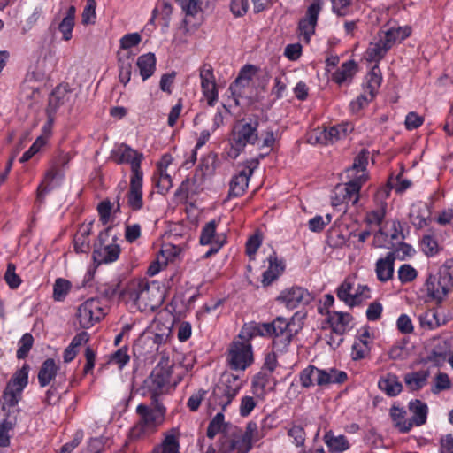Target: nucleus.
<instances>
[{"mask_svg": "<svg viewBox=\"0 0 453 453\" xmlns=\"http://www.w3.org/2000/svg\"><path fill=\"white\" fill-rule=\"evenodd\" d=\"M72 288V283L65 279L58 278L53 285V299L63 302Z\"/></svg>", "mask_w": 453, "mask_h": 453, "instance_id": "49530a36", "label": "nucleus"}, {"mask_svg": "<svg viewBox=\"0 0 453 453\" xmlns=\"http://www.w3.org/2000/svg\"><path fill=\"white\" fill-rule=\"evenodd\" d=\"M369 153L363 150L354 159L353 165L347 170L349 180L345 184H339L334 190L332 205L338 206L342 203L356 205L359 200V191L367 181L366 166Z\"/></svg>", "mask_w": 453, "mask_h": 453, "instance_id": "f03ea898", "label": "nucleus"}, {"mask_svg": "<svg viewBox=\"0 0 453 453\" xmlns=\"http://www.w3.org/2000/svg\"><path fill=\"white\" fill-rule=\"evenodd\" d=\"M409 217L411 224L418 229H421L427 226V219L430 217V211L426 203H418L412 204Z\"/></svg>", "mask_w": 453, "mask_h": 453, "instance_id": "a878e982", "label": "nucleus"}, {"mask_svg": "<svg viewBox=\"0 0 453 453\" xmlns=\"http://www.w3.org/2000/svg\"><path fill=\"white\" fill-rule=\"evenodd\" d=\"M216 220H211L202 229L200 235V243L203 245L211 244V247L204 255V257H209L211 255L215 254L226 243L225 235H216Z\"/></svg>", "mask_w": 453, "mask_h": 453, "instance_id": "dca6fc26", "label": "nucleus"}, {"mask_svg": "<svg viewBox=\"0 0 453 453\" xmlns=\"http://www.w3.org/2000/svg\"><path fill=\"white\" fill-rule=\"evenodd\" d=\"M242 434L251 443V445L264 437V434L258 429L257 423L254 421L248 422Z\"/></svg>", "mask_w": 453, "mask_h": 453, "instance_id": "6e6d98bb", "label": "nucleus"}, {"mask_svg": "<svg viewBox=\"0 0 453 453\" xmlns=\"http://www.w3.org/2000/svg\"><path fill=\"white\" fill-rule=\"evenodd\" d=\"M451 387L452 383L449 375L445 372H439L434 379V383L431 387V392L436 395L441 391L451 388Z\"/></svg>", "mask_w": 453, "mask_h": 453, "instance_id": "3c124183", "label": "nucleus"}, {"mask_svg": "<svg viewBox=\"0 0 453 453\" xmlns=\"http://www.w3.org/2000/svg\"><path fill=\"white\" fill-rule=\"evenodd\" d=\"M321 9L322 0H313L307 9L305 17L299 21L298 29L300 36L307 43L315 32V27Z\"/></svg>", "mask_w": 453, "mask_h": 453, "instance_id": "ddd939ff", "label": "nucleus"}, {"mask_svg": "<svg viewBox=\"0 0 453 453\" xmlns=\"http://www.w3.org/2000/svg\"><path fill=\"white\" fill-rule=\"evenodd\" d=\"M258 126L257 118L242 119L234 122L229 136L231 149L228 155L231 157L236 158L246 146L256 144L259 137Z\"/></svg>", "mask_w": 453, "mask_h": 453, "instance_id": "20e7f679", "label": "nucleus"}, {"mask_svg": "<svg viewBox=\"0 0 453 453\" xmlns=\"http://www.w3.org/2000/svg\"><path fill=\"white\" fill-rule=\"evenodd\" d=\"M351 320L352 316L349 313L342 311L328 312L327 321L334 334L343 335Z\"/></svg>", "mask_w": 453, "mask_h": 453, "instance_id": "b1692460", "label": "nucleus"}, {"mask_svg": "<svg viewBox=\"0 0 453 453\" xmlns=\"http://www.w3.org/2000/svg\"><path fill=\"white\" fill-rule=\"evenodd\" d=\"M381 84L380 70L376 65L367 73L365 77V88L371 97H374Z\"/></svg>", "mask_w": 453, "mask_h": 453, "instance_id": "c03bdc74", "label": "nucleus"}, {"mask_svg": "<svg viewBox=\"0 0 453 453\" xmlns=\"http://www.w3.org/2000/svg\"><path fill=\"white\" fill-rule=\"evenodd\" d=\"M299 380L303 388H310L313 385L325 387L333 383L344 382L347 380V374L345 372L334 368L322 370L311 365L300 372Z\"/></svg>", "mask_w": 453, "mask_h": 453, "instance_id": "0eeeda50", "label": "nucleus"}, {"mask_svg": "<svg viewBox=\"0 0 453 453\" xmlns=\"http://www.w3.org/2000/svg\"><path fill=\"white\" fill-rule=\"evenodd\" d=\"M429 376L430 371L428 369H422L407 372L404 374L403 380L410 391H418L427 384Z\"/></svg>", "mask_w": 453, "mask_h": 453, "instance_id": "393cba45", "label": "nucleus"}, {"mask_svg": "<svg viewBox=\"0 0 453 453\" xmlns=\"http://www.w3.org/2000/svg\"><path fill=\"white\" fill-rule=\"evenodd\" d=\"M233 400L234 397L231 394H227L215 386L208 399V407L212 411L219 408L220 411L224 412Z\"/></svg>", "mask_w": 453, "mask_h": 453, "instance_id": "bb28decb", "label": "nucleus"}, {"mask_svg": "<svg viewBox=\"0 0 453 453\" xmlns=\"http://www.w3.org/2000/svg\"><path fill=\"white\" fill-rule=\"evenodd\" d=\"M153 181L157 188V192L166 194L173 187L172 178L168 172H156Z\"/></svg>", "mask_w": 453, "mask_h": 453, "instance_id": "8fccbe9b", "label": "nucleus"}, {"mask_svg": "<svg viewBox=\"0 0 453 453\" xmlns=\"http://www.w3.org/2000/svg\"><path fill=\"white\" fill-rule=\"evenodd\" d=\"M386 203H381L380 206L367 213L366 215V222L370 225L380 226L386 215Z\"/></svg>", "mask_w": 453, "mask_h": 453, "instance_id": "bf43d9fd", "label": "nucleus"}, {"mask_svg": "<svg viewBox=\"0 0 453 453\" xmlns=\"http://www.w3.org/2000/svg\"><path fill=\"white\" fill-rule=\"evenodd\" d=\"M105 306L99 298H88L79 305L76 317L82 328H90L105 316Z\"/></svg>", "mask_w": 453, "mask_h": 453, "instance_id": "1a4fd4ad", "label": "nucleus"}, {"mask_svg": "<svg viewBox=\"0 0 453 453\" xmlns=\"http://www.w3.org/2000/svg\"><path fill=\"white\" fill-rule=\"evenodd\" d=\"M127 293L142 311H153L164 301V294L156 282L146 280H133L127 287Z\"/></svg>", "mask_w": 453, "mask_h": 453, "instance_id": "7ed1b4c3", "label": "nucleus"}, {"mask_svg": "<svg viewBox=\"0 0 453 453\" xmlns=\"http://www.w3.org/2000/svg\"><path fill=\"white\" fill-rule=\"evenodd\" d=\"M227 361L231 369L244 371L253 363L251 343L234 341L228 349Z\"/></svg>", "mask_w": 453, "mask_h": 453, "instance_id": "9b49d317", "label": "nucleus"}, {"mask_svg": "<svg viewBox=\"0 0 453 453\" xmlns=\"http://www.w3.org/2000/svg\"><path fill=\"white\" fill-rule=\"evenodd\" d=\"M136 65L142 81H146L156 70V57L153 53L143 54L138 58Z\"/></svg>", "mask_w": 453, "mask_h": 453, "instance_id": "e433bc0d", "label": "nucleus"}, {"mask_svg": "<svg viewBox=\"0 0 453 453\" xmlns=\"http://www.w3.org/2000/svg\"><path fill=\"white\" fill-rule=\"evenodd\" d=\"M59 366L53 358H47L41 365L38 381L41 387L48 386L56 377Z\"/></svg>", "mask_w": 453, "mask_h": 453, "instance_id": "c85d7f7f", "label": "nucleus"}, {"mask_svg": "<svg viewBox=\"0 0 453 453\" xmlns=\"http://www.w3.org/2000/svg\"><path fill=\"white\" fill-rule=\"evenodd\" d=\"M379 34L383 38V42L386 41V44L388 43L391 49L395 42L404 40L411 35V28L409 27H392L387 31H380Z\"/></svg>", "mask_w": 453, "mask_h": 453, "instance_id": "c9c22d12", "label": "nucleus"}, {"mask_svg": "<svg viewBox=\"0 0 453 453\" xmlns=\"http://www.w3.org/2000/svg\"><path fill=\"white\" fill-rule=\"evenodd\" d=\"M355 0H332L333 12L338 16H346Z\"/></svg>", "mask_w": 453, "mask_h": 453, "instance_id": "69168bd1", "label": "nucleus"}, {"mask_svg": "<svg viewBox=\"0 0 453 453\" xmlns=\"http://www.w3.org/2000/svg\"><path fill=\"white\" fill-rule=\"evenodd\" d=\"M379 34L383 38V42L386 41V44L388 43L391 49L395 42L404 40L411 35V28L409 27H392L387 31H380Z\"/></svg>", "mask_w": 453, "mask_h": 453, "instance_id": "f704fd0d", "label": "nucleus"}, {"mask_svg": "<svg viewBox=\"0 0 453 453\" xmlns=\"http://www.w3.org/2000/svg\"><path fill=\"white\" fill-rule=\"evenodd\" d=\"M251 449V443L242 434V430L234 428L229 436L222 440L219 450L221 453H248Z\"/></svg>", "mask_w": 453, "mask_h": 453, "instance_id": "2eb2a0df", "label": "nucleus"}, {"mask_svg": "<svg viewBox=\"0 0 453 453\" xmlns=\"http://www.w3.org/2000/svg\"><path fill=\"white\" fill-rule=\"evenodd\" d=\"M76 8L73 5L68 7L65 16L58 26L64 41H70L73 37V30L75 25Z\"/></svg>", "mask_w": 453, "mask_h": 453, "instance_id": "2f4dec72", "label": "nucleus"}, {"mask_svg": "<svg viewBox=\"0 0 453 453\" xmlns=\"http://www.w3.org/2000/svg\"><path fill=\"white\" fill-rule=\"evenodd\" d=\"M142 176H131L130 187L127 192V204L133 211L142 209L143 205L142 200Z\"/></svg>", "mask_w": 453, "mask_h": 453, "instance_id": "412c9836", "label": "nucleus"}, {"mask_svg": "<svg viewBox=\"0 0 453 453\" xmlns=\"http://www.w3.org/2000/svg\"><path fill=\"white\" fill-rule=\"evenodd\" d=\"M388 232V240L391 247L400 243L403 239L402 226L399 220H393L391 222L390 229Z\"/></svg>", "mask_w": 453, "mask_h": 453, "instance_id": "680f3d73", "label": "nucleus"}, {"mask_svg": "<svg viewBox=\"0 0 453 453\" xmlns=\"http://www.w3.org/2000/svg\"><path fill=\"white\" fill-rule=\"evenodd\" d=\"M420 324L422 326H426L429 329L436 328L441 326L438 313L434 310H429L420 315Z\"/></svg>", "mask_w": 453, "mask_h": 453, "instance_id": "5fc2aeb1", "label": "nucleus"}, {"mask_svg": "<svg viewBox=\"0 0 453 453\" xmlns=\"http://www.w3.org/2000/svg\"><path fill=\"white\" fill-rule=\"evenodd\" d=\"M379 388L389 396L399 395L403 389V385L398 377L393 373H388L379 380Z\"/></svg>", "mask_w": 453, "mask_h": 453, "instance_id": "473e14b6", "label": "nucleus"}, {"mask_svg": "<svg viewBox=\"0 0 453 453\" xmlns=\"http://www.w3.org/2000/svg\"><path fill=\"white\" fill-rule=\"evenodd\" d=\"M104 234L100 233L98 239L99 243L95 245L93 251V259L98 265L109 264L116 261L120 253V248L116 243H103Z\"/></svg>", "mask_w": 453, "mask_h": 453, "instance_id": "f3484780", "label": "nucleus"}, {"mask_svg": "<svg viewBox=\"0 0 453 453\" xmlns=\"http://www.w3.org/2000/svg\"><path fill=\"white\" fill-rule=\"evenodd\" d=\"M357 71L356 63L352 60L343 63L341 67L333 74L332 80L337 84H342L351 79Z\"/></svg>", "mask_w": 453, "mask_h": 453, "instance_id": "79ce46f5", "label": "nucleus"}, {"mask_svg": "<svg viewBox=\"0 0 453 453\" xmlns=\"http://www.w3.org/2000/svg\"><path fill=\"white\" fill-rule=\"evenodd\" d=\"M255 73L256 68L251 65H247L240 71L234 83L230 85L229 90L234 97L236 104H239L238 97L242 95L241 88L249 85Z\"/></svg>", "mask_w": 453, "mask_h": 453, "instance_id": "4be33fe9", "label": "nucleus"}, {"mask_svg": "<svg viewBox=\"0 0 453 453\" xmlns=\"http://www.w3.org/2000/svg\"><path fill=\"white\" fill-rule=\"evenodd\" d=\"M409 409L412 413V418L410 421L413 426H422L426 422L428 407L427 404L420 400H415L409 403Z\"/></svg>", "mask_w": 453, "mask_h": 453, "instance_id": "4c0bfd02", "label": "nucleus"}, {"mask_svg": "<svg viewBox=\"0 0 453 453\" xmlns=\"http://www.w3.org/2000/svg\"><path fill=\"white\" fill-rule=\"evenodd\" d=\"M152 407L145 404H139L136 412L140 416L139 421L130 429L129 437L131 440H139L145 435L154 432L164 421L165 408L159 401L152 402Z\"/></svg>", "mask_w": 453, "mask_h": 453, "instance_id": "39448f33", "label": "nucleus"}, {"mask_svg": "<svg viewBox=\"0 0 453 453\" xmlns=\"http://www.w3.org/2000/svg\"><path fill=\"white\" fill-rule=\"evenodd\" d=\"M352 130L349 124H340L329 128L318 127L308 135V142L312 145H330L345 139Z\"/></svg>", "mask_w": 453, "mask_h": 453, "instance_id": "9d476101", "label": "nucleus"}, {"mask_svg": "<svg viewBox=\"0 0 453 453\" xmlns=\"http://www.w3.org/2000/svg\"><path fill=\"white\" fill-rule=\"evenodd\" d=\"M288 435L293 439L296 447H302L305 442V431L301 426H293L288 431Z\"/></svg>", "mask_w": 453, "mask_h": 453, "instance_id": "774afa93", "label": "nucleus"}, {"mask_svg": "<svg viewBox=\"0 0 453 453\" xmlns=\"http://www.w3.org/2000/svg\"><path fill=\"white\" fill-rule=\"evenodd\" d=\"M171 334V327L164 326L159 332L153 333L152 335H148L141 340L146 345H156V350L162 344L166 343Z\"/></svg>", "mask_w": 453, "mask_h": 453, "instance_id": "a18cd8bd", "label": "nucleus"}, {"mask_svg": "<svg viewBox=\"0 0 453 453\" xmlns=\"http://www.w3.org/2000/svg\"><path fill=\"white\" fill-rule=\"evenodd\" d=\"M225 417L222 411L218 412L210 421L206 434L210 439H213L219 433L223 432L227 424L225 423Z\"/></svg>", "mask_w": 453, "mask_h": 453, "instance_id": "09e8293b", "label": "nucleus"}, {"mask_svg": "<svg viewBox=\"0 0 453 453\" xmlns=\"http://www.w3.org/2000/svg\"><path fill=\"white\" fill-rule=\"evenodd\" d=\"M70 160L71 156L69 153L60 152L54 160L53 169L47 173L46 179H54L55 177H57L59 174L58 170L57 168L64 167L69 163Z\"/></svg>", "mask_w": 453, "mask_h": 453, "instance_id": "864d4df0", "label": "nucleus"}, {"mask_svg": "<svg viewBox=\"0 0 453 453\" xmlns=\"http://www.w3.org/2000/svg\"><path fill=\"white\" fill-rule=\"evenodd\" d=\"M29 370V365L24 364L23 366L12 375V379L7 383V387H9L10 389L12 388L13 390L22 393L28 383Z\"/></svg>", "mask_w": 453, "mask_h": 453, "instance_id": "58836bf2", "label": "nucleus"}, {"mask_svg": "<svg viewBox=\"0 0 453 453\" xmlns=\"http://www.w3.org/2000/svg\"><path fill=\"white\" fill-rule=\"evenodd\" d=\"M258 165V160L253 159L247 163L242 170L233 176L230 181L229 196H241L244 194L248 188L250 176L253 174L254 169Z\"/></svg>", "mask_w": 453, "mask_h": 453, "instance_id": "4468645a", "label": "nucleus"}, {"mask_svg": "<svg viewBox=\"0 0 453 453\" xmlns=\"http://www.w3.org/2000/svg\"><path fill=\"white\" fill-rule=\"evenodd\" d=\"M200 79L203 93L207 98L208 104L213 106L218 99V91L213 75V69L210 65L204 64L200 69Z\"/></svg>", "mask_w": 453, "mask_h": 453, "instance_id": "a211bd4d", "label": "nucleus"}, {"mask_svg": "<svg viewBox=\"0 0 453 453\" xmlns=\"http://www.w3.org/2000/svg\"><path fill=\"white\" fill-rule=\"evenodd\" d=\"M453 286V276L449 267L441 266L434 274H429L426 290L429 297L441 303Z\"/></svg>", "mask_w": 453, "mask_h": 453, "instance_id": "6e6552de", "label": "nucleus"}, {"mask_svg": "<svg viewBox=\"0 0 453 453\" xmlns=\"http://www.w3.org/2000/svg\"><path fill=\"white\" fill-rule=\"evenodd\" d=\"M46 144V138L44 136H39L35 141V142L31 145V147L24 152L19 161L21 163H25L32 158L36 153L40 151V150Z\"/></svg>", "mask_w": 453, "mask_h": 453, "instance_id": "e2e57ef3", "label": "nucleus"}, {"mask_svg": "<svg viewBox=\"0 0 453 453\" xmlns=\"http://www.w3.org/2000/svg\"><path fill=\"white\" fill-rule=\"evenodd\" d=\"M34 343V338L30 334H25L19 342V349L17 350V357L19 359H24Z\"/></svg>", "mask_w": 453, "mask_h": 453, "instance_id": "13d9d810", "label": "nucleus"}, {"mask_svg": "<svg viewBox=\"0 0 453 453\" xmlns=\"http://www.w3.org/2000/svg\"><path fill=\"white\" fill-rule=\"evenodd\" d=\"M293 319L288 320L283 317H277L270 323H257L251 321L246 323L239 333L242 342H250L257 336L273 338V349L278 352H287L297 329H293Z\"/></svg>", "mask_w": 453, "mask_h": 453, "instance_id": "f257e3e1", "label": "nucleus"}, {"mask_svg": "<svg viewBox=\"0 0 453 453\" xmlns=\"http://www.w3.org/2000/svg\"><path fill=\"white\" fill-rule=\"evenodd\" d=\"M369 342L366 340L357 341L352 346V358L354 360L363 359L369 354Z\"/></svg>", "mask_w": 453, "mask_h": 453, "instance_id": "052dcab7", "label": "nucleus"}, {"mask_svg": "<svg viewBox=\"0 0 453 453\" xmlns=\"http://www.w3.org/2000/svg\"><path fill=\"white\" fill-rule=\"evenodd\" d=\"M70 95L67 85H59L50 93L46 109L49 125L53 122L54 114L58 109L70 99Z\"/></svg>", "mask_w": 453, "mask_h": 453, "instance_id": "aec40b11", "label": "nucleus"}, {"mask_svg": "<svg viewBox=\"0 0 453 453\" xmlns=\"http://www.w3.org/2000/svg\"><path fill=\"white\" fill-rule=\"evenodd\" d=\"M111 159L118 165L130 164L131 176L143 175L141 169L143 155L125 143H121L111 150Z\"/></svg>", "mask_w": 453, "mask_h": 453, "instance_id": "f8f14e48", "label": "nucleus"}, {"mask_svg": "<svg viewBox=\"0 0 453 453\" xmlns=\"http://www.w3.org/2000/svg\"><path fill=\"white\" fill-rule=\"evenodd\" d=\"M269 268L264 272L262 283L264 286L270 285L273 281H274L279 275L283 271V266L281 265V262L278 263L277 257L275 256L269 257Z\"/></svg>", "mask_w": 453, "mask_h": 453, "instance_id": "37998d69", "label": "nucleus"}, {"mask_svg": "<svg viewBox=\"0 0 453 453\" xmlns=\"http://www.w3.org/2000/svg\"><path fill=\"white\" fill-rule=\"evenodd\" d=\"M395 257L388 253L385 258H380L376 263V274L380 281L386 282L393 277Z\"/></svg>", "mask_w": 453, "mask_h": 453, "instance_id": "c756f323", "label": "nucleus"}, {"mask_svg": "<svg viewBox=\"0 0 453 453\" xmlns=\"http://www.w3.org/2000/svg\"><path fill=\"white\" fill-rule=\"evenodd\" d=\"M172 375V366L168 360H161L152 370L150 375L142 384L144 395H149L152 402L158 401V396L167 393Z\"/></svg>", "mask_w": 453, "mask_h": 453, "instance_id": "423d86ee", "label": "nucleus"}, {"mask_svg": "<svg viewBox=\"0 0 453 453\" xmlns=\"http://www.w3.org/2000/svg\"><path fill=\"white\" fill-rule=\"evenodd\" d=\"M206 395L207 391L203 388H200L196 392L193 393L187 402L188 408L191 411H196L199 409L202 402L204 400Z\"/></svg>", "mask_w": 453, "mask_h": 453, "instance_id": "338daca9", "label": "nucleus"}, {"mask_svg": "<svg viewBox=\"0 0 453 453\" xmlns=\"http://www.w3.org/2000/svg\"><path fill=\"white\" fill-rule=\"evenodd\" d=\"M242 384L243 381L238 375L225 372L222 374L219 382L216 386L226 393L231 394L234 398L242 388Z\"/></svg>", "mask_w": 453, "mask_h": 453, "instance_id": "cd10ccee", "label": "nucleus"}, {"mask_svg": "<svg viewBox=\"0 0 453 453\" xmlns=\"http://www.w3.org/2000/svg\"><path fill=\"white\" fill-rule=\"evenodd\" d=\"M133 62L131 51H118L119 80L124 86L130 81Z\"/></svg>", "mask_w": 453, "mask_h": 453, "instance_id": "5701e85b", "label": "nucleus"}, {"mask_svg": "<svg viewBox=\"0 0 453 453\" xmlns=\"http://www.w3.org/2000/svg\"><path fill=\"white\" fill-rule=\"evenodd\" d=\"M324 441L331 453H342L349 448V442L344 435H334L332 431L326 433Z\"/></svg>", "mask_w": 453, "mask_h": 453, "instance_id": "7c9ffc66", "label": "nucleus"}, {"mask_svg": "<svg viewBox=\"0 0 453 453\" xmlns=\"http://www.w3.org/2000/svg\"><path fill=\"white\" fill-rule=\"evenodd\" d=\"M4 280L7 285L12 288L15 289L21 284L20 277L16 273V266L12 263H8L7 268L4 273Z\"/></svg>", "mask_w": 453, "mask_h": 453, "instance_id": "4d7b16f0", "label": "nucleus"}, {"mask_svg": "<svg viewBox=\"0 0 453 453\" xmlns=\"http://www.w3.org/2000/svg\"><path fill=\"white\" fill-rule=\"evenodd\" d=\"M179 441L175 435H167L162 445L154 449L153 453H180Z\"/></svg>", "mask_w": 453, "mask_h": 453, "instance_id": "603ef678", "label": "nucleus"}, {"mask_svg": "<svg viewBox=\"0 0 453 453\" xmlns=\"http://www.w3.org/2000/svg\"><path fill=\"white\" fill-rule=\"evenodd\" d=\"M406 411L403 408L393 406L390 409V416L395 427L401 433H408L413 426V423L405 418Z\"/></svg>", "mask_w": 453, "mask_h": 453, "instance_id": "a19ab883", "label": "nucleus"}, {"mask_svg": "<svg viewBox=\"0 0 453 453\" xmlns=\"http://www.w3.org/2000/svg\"><path fill=\"white\" fill-rule=\"evenodd\" d=\"M352 290L353 282H351V280L347 278L338 287L336 291L337 297L350 307L357 305V296H355V293H352Z\"/></svg>", "mask_w": 453, "mask_h": 453, "instance_id": "ea45409f", "label": "nucleus"}, {"mask_svg": "<svg viewBox=\"0 0 453 453\" xmlns=\"http://www.w3.org/2000/svg\"><path fill=\"white\" fill-rule=\"evenodd\" d=\"M389 49L390 47L388 43L386 44V41L383 42V38H381L380 35L378 34V36L370 42L367 49V58L370 61L378 62L385 56Z\"/></svg>", "mask_w": 453, "mask_h": 453, "instance_id": "72a5a7b5", "label": "nucleus"}, {"mask_svg": "<svg viewBox=\"0 0 453 453\" xmlns=\"http://www.w3.org/2000/svg\"><path fill=\"white\" fill-rule=\"evenodd\" d=\"M287 308L295 309L300 304L308 303L311 301L310 293L301 287H292L283 290L278 296Z\"/></svg>", "mask_w": 453, "mask_h": 453, "instance_id": "6ab92c4d", "label": "nucleus"}, {"mask_svg": "<svg viewBox=\"0 0 453 453\" xmlns=\"http://www.w3.org/2000/svg\"><path fill=\"white\" fill-rule=\"evenodd\" d=\"M270 373L261 371L252 380V390L253 393L258 398H263L265 395V389L269 383Z\"/></svg>", "mask_w": 453, "mask_h": 453, "instance_id": "de8ad7c7", "label": "nucleus"}, {"mask_svg": "<svg viewBox=\"0 0 453 453\" xmlns=\"http://www.w3.org/2000/svg\"><path fill=\"white\" fill-rule=\"evenodd\" d=\"M331 220L332 216L330 214H326L325 219L322 216L317 215L308 221V226L312 232H321Z\"/></svg>", "mask_w": 453, "mask_h": 453, "instance_id": "0e129e2a", "label": "nucleus"}]
</instances>
